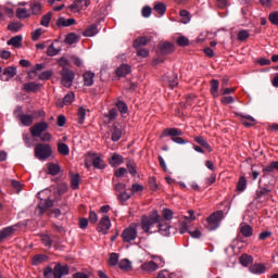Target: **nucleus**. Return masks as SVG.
Returning <instances> with one entry per match:
<instances>
[{
	"label": "nucleus",
	"mask_w": 278,
	"mask_h": 278,
	"mask_svg": "<svg viewBox=\"0 0 278 278\" xmlns=\"http://www.w3.org/2000/svg\"><path fill=\"white\" fill-rule=\"evenodd\" d=\"M160 223V214L157 211H154L153 214L150 216L142 215L141 216V229L144 233L151 235V233H157V230L154 229L155 225Z\"/></svg>",
	"instance_id": "f257e3e1"
},
{
	"label": "nucleus",
	"mask_w": 278,
	"mask_h": 278,
	"mask_svg": "<svg viewBox=\"0 0 278 278\" xmlns=\"http://www.w3.org/2000/svg\"><path fill=\"white\" fill-rule=\"evenodd\" d=\"M53 155V150L51 149L50 144L47 143H38L35 147V157L45 162V160H49Z\"/></svg>",
	"instance_id": "f03ea898"
},
{
	"label": "nucleus",
	"mask_w": 278,
	"mask_h": 278,
	"mask_svg": "<svg viewBox=\"0 0 278 278\" xmlns=\"http://www.w3.org/2000/svg\"><path fill=\"white\" fill-rule=\"evenodd\" d=\"M224 214L225 213H223V211H217L211 214L210 217L206 218V229H208V231L218 229V227H220V220H223Z\"/></svg>",
	"instance_id": "7ed1b4c3"
},
{
	"label": "nucleus",
	"mask_w": 278,
	"mask_h": 278,
	"mask_svg": "<svg viewBox=\"0 0 278 278\" xmlns=\"http://www.w3.org/2000/svg\"><path fill=\"white\" fill-rule=\"evenodd\" d=\"M163 134L164 136H169L176 144H188V140L179 137L184 136V131L179 128H166Z\"/></svg>",
	"instance_id": "20e7f679"
},
{
	"label": "nucleus",
	"mask_w": 278,
	"mask_h": 278,
	"mask_svg": "<svg viewBox=\"0 0 278 278\" xmlns=\"http://www.w3.org/2000/svg\"><path fill=\"white\" fill-rule=\"evenodd\" d=\"M123 241L126 243L134 242L138 238V224H131L122 232Z\"/></svg>",
	"instance_id": "39448f33"
},
{
	"label": "nucleus",
	"mask_w": 278,
	"mask_h": 278,
	"mask_svg": "<svg viewBox=\"0 0 278 278\" xmlns=\"http://www.w3.org/2000/svg\"><path fill=\"white\" fill-rule=\"evenodd\" d=\"M61 84L64 88H71L73 86V81H75V72L70 70L68 67H64L61 71Z\"/></svg>",
	"instance_id": "423d86ee"
},
{
	"label": "nucleus",
	"mask_w": 278,
	"mask_h": 278,
	"mask_svg": "<svg viewBox=\"0 0 278 278\" xmlns=\"http://www.w3.org/2000/svg\"><path fill=\"white\" fill-rule=\"evenodd\" d=\"M47 129H49V123L39 122L30 127V135L33 138H40V136H42Z\"/></svg>",
	"instance_id": "0eeeda50"
},
{
	"label": "nucleus",
	"mask_w": 278,
	"mask_h": 278,
	"mask_svg": "<svg viewBox=\"0 0 278 278\" xmlns=\"http://www.w3.org/2000/svg\"><path fill=\"white\" fill-rule=\"evenodd\" d=\"M275 170H278V161H274L269 165L263 167V178L267 179V177H271V182H269L268 186H273L276 181L275 176L271 175Z\"/></svg>",
	"instance_id": "6e6552de"
},
{
	"label": "nucleus",
	"mask_w": 278,
	"mask_h": 278,
	"mask_svg": "<svg viewBox=\"0 0 278 278\" xmlns=\"http://www.w3.org/2000/svg\"><path fill=\"white\" fill-rule=\"evenodd\" d=\"M189 216H184V220L179 222V233H186L191 220H197L194 216V211H188Z\"/></svg>",
	"instance_id": "1a4fd4ad"
},
{
	"label": "nucleus",
	"mask_w": 278,
	"mask_h": 278,
	"mask_svg": "<svg viewBox=\"0 0 278 278\" xmlns=\"http://www.w3.org/2000/svg\"><path fill=\"white\" fill-rule=\"evenodd\" d=\"M110 227H112V222L110 220V216L104 215L97 227V231H99V233H108V231H110Z\"/></svg>",
	"instance_id": "9d476101"
},
{
	"label": "nucleus",
	"mask_w": 278,
	"mask_h": 278,
	"mask_svg": "<svg viewBox=\"0 0 278 278\" xmlns=\"http://www.w3.org/2000/svg\"><path fill=\"white\" fill-rule=\"evenodd\" d=\"M15 116L24 127H31V125H34V117L31 115H27L22 113L21 111H16Z\"/></svg>",
	"instance_id": "9b49d317"
},
{
	"label": "nucleus",
	"mask_w": 278,
	"mask_h": 278,
	"mask_svg": "<svg viewBox=\"0 0 278 278\" xmlns=\"http://www.w3.org/2000/svg\"><path fill=\"white\" fill-rule=\"evenodd\" d=\"M70 268L68 265H62V264H56L53 268V277L54 278H63L68 275Z\"/></svg>",
	"instance_id": "f8f14e48"
},
{
	"label": "nucleus",
	"mask_w": 278,
	"mask_h": 278,
	"mask_svg": "<svg viewBox=\"0 0 278 278\" xmlns=\"http://www.w3.org/2000/svg\"><path fill=\"white\" fill-rule=\"evenodd\" d=\"M49 207H53V200H41L36 208V212L39 216H42V214H45Z\"/></svg>",
	"instance_id": "ddd939ff"
},
{
	"label": "nucleus",
	"mask_w": 278,
	"mask_h": 278,
	"mask_svg": "<svg viewBox=\"0 0 278 278\" xmlns=\"http://www.w3.org/2000/svg\"><path fill=\"white\" fill-rule=\"evenodd\" d=\"M268 197H270V190L268 188H258V190L256 191V197L255 200L258 203H264L266 201H268Z\"/></svg>",
	"instance_id": "4468645a"
},
{
	"label": "nucleus",
	"mask_w": 278,
	"mask_h": 278,
	"mask_svg": "<svg viewBox=\"0 0 278 278\" xmlns=\"http://www.w3.org/2000/svg\"><path fill=\"white\" fill-rule=\"evenodd\" d=\"M123 138V126L118 123L113 124L111 139L113 142H118Z\"/></svg>",
	"instance_id": "2eb2a0df"
},
{
	"label": "nucleus",
	"mask_w": 278,
	"mask_h": 278,
	"mask_svg": "<svg viewBox=\"0 0 278 278\" xmlns=\"http://www.w3.org/2000/svg\"><path fill=\"white\" fill-rule=\"evenodd\" d=\"M164 81H167L169 88L173 90L175 87L179 86V78L177 74L172 73V74H166L164 76Z\"/></svg>",
	"instance_id": "dca6fc26"
},
{
	"label": "nucleus",
	"mask_w": 278,
	"mask_h": 278,
	"mask_svg": "<svg viewBox=\"0 0 278 278\" xmlns=\"http://www.w3.org/2000/svg\"><path fill=\"white\" fill-rule=\"evenodd\" d=\"M75 101V92L70 91L66 93V96L63 98V100H59L56 102V105L59 108H64V105H71Z\"/></svg>",
	"instance_id": "f3484780"
},
{
	"label": "nucleus",
	"mask_w": 278,
	"mask_h": 278,
	"mask_svg": "<svg viewBox=\"0 0 278 278\" xmlns=\"http://www.w3.org/2000/svg\"><path fill=\"white\" fill-rule=\"evenodd\" d=\"M237 116H240V118H242L241 124L243 127H253V125H255V118H253V116L251 115L238 113Z\"/></svg>",
	"instance_id": "a211bd4d"
},
{
	"label": "nucleus",
	"mask_w": 278,
	"mask_h": 278,
	"mask_svg": "<svg viewBox=\"0 0 278 278\" xmlns=\"http://www.w3.org/2000/svg\"><path fill=\"white\" fill-rule=\"evenodd\" d=\"M193 140H194V142H197V144H200V147H202L203 149L208 151V153H212V146H210V143L207 142V139H205V137L195 136V137H193Z\"/></svg>",
	"instance_id": "6ab92c4d"
},
{
	"label": "nucleus",
	"mask_w": 278,
	"mask_h": 278,
	"mask_svg": "<svg viewBox=\"0 0 278 278\" xmlns=\"http://www.w3.org/2000/svg\"><path fill=\"white\" fill-rule=\"evenodd\" d=\"M160 268V265L153 261L146 262L141 265V270H144L146 273H155Z\"/></svg>",
	"instance_id": "aec40b11"
},
{
	"label": "nucleus",
	"mask_w": 278,
	"mask_h": 278,
	"mask_svg": "<svg viewBox=\"0 0 278 278\" xmlns=\"http://www.w3.org/2000/svg\"><path fill=\"white\" fill-rule=\"evenodd\" d=\"M156 232L161 233V236L168 237L170 236V225L168 224H163L160 222L156 226Z\"/></svg>",
	"instance_id": "412c9836"
},
{
	"label": "nucleus",
	"mask_w": 278,
	"mask_h": 278,
	"mask_svg": "<svg viewBox=\"0 0 278 278\" xmlns=\"http://www.w3.org/2000/svg\"><path fill=\"white\" fill-rule=\"evenodd\" d=\"M175 51V46L170 42H163L160 45V52L162 55H168Z\"/></svg>",
	"instance_id": "4be33fe9"
},
{
	"label": "nucleus",
	"mask_w": 278,
	"mask_h": 278,
	"mask_svg": "<svg viewBox=\"0 0 278 278\" xmlns=\"http://www.w3.org/2000/svg\"><path fill=\"white\" fill-rule=\"evenodd\" d=\"M239 229L243 238H251L253 236V227L249 224H241Z\"/></svg>",
	"instance_id": "5701e85b"
},
{
	"label": "nucleus",
	"mask_w": 278,
	"mask_h": 278,
	"mask_svg": "<svg viewBox=\"0 0 278 278\" xmlns=\"http://www.w3.org/2000/svg\"><path fill=\"white\" fill-rule=\"evenodd\" d=\"M91 162H92L93 168H98L100 170L105 168V162L103 161V159H101L100 156H98L96 154L91 155Z\"/></svg>",
	"instance_id": "b1692460"
},
{
	"label": "nucleus",
	"mask_w": 278,
	"mask_h": 278,
	"mask_svg": "<svg viewBox=\"0 0 278 278\" xmlns=\"http://www.w3.org/2000/svg\"><path fill=\"white\" fill-rule=\"evenodd\" d=\"M76 21L75 18H67L66 17H59L56 20V26L58 27H71L72 25H75Z\"/></svg>",
	"instance_id": "393cba45"
},
{
	"label": "nucleus",
	"mask_w": 278,
	"mask_h": 278,
	"mask_svg": "<svg viewBox=\"0 0 278 278\" xmlns=\"http://www.w3.org/2000/svg\"><path fill=\"white\" fill-rule=\"evenodd\" d=\"M249 270L253 275H264V273H266V267L264 264H253L250 266Z\"/></svg>",
	"instance_id": "a878e982"
},
{
	"label": "nucleus",
	"mask_w": 278,
	"mask_h": 278,
	"mask_svg": "<svg viewBox=\"0 0 278 278\" xmlns=\"http://www.w3.org/2000/svg\"><path fill=\"white\" fill-rule=\"evenodd\" d=\"M131 73V67L127 64H123L119 67L116 68V75L117 77H127Z\"/></svg>",
	"instance_id": "bb28decb"
},
{
	"label": "nucleus",
	"mask_w": 278,
	"mask_h": 278,
	"mask_svg": "<svg viewBox=\"0 0 278 278\" xmlns=\"http://www.w3.org/2000/svg\"><path fill=\"white\" fill-rule=\"evenodd\" d=\"M151 42V39L149 37H139L134 40V48L135 49H140V47H147L148 43Z\"/></svg>",
	"instance_id": "cd10ccee"
},
{
	"label": "nucleus",
	"mask_w": 278,
	"mask_h": 278,
	"mask_svg": "<svg viewBox=\"0 0 278 278\" xmlns=\"http://www.w3.org/2000/svg\"><path fill=\"white\" fill-rule=\"evenodd\" d=\"M23 90H25V92H38V90H40V85L38 83H26L23 86Z\"/></svg>",
	"instance_id": "c85d7f7f"
},
{
	"label": "nucleus",
	"mask_w": 278,
	"mask_h": 278,
	"mask_svg": "<svg viewBox=\"0 0 278 278\" xmlns=\"http://www.w3.org/2000/svg\"><path fill=\"white\" fill-rule=\"evenodd\" d=\"M124 160H123V155L118 154V153H113L112 157L109 160V164L111 166H121V164H123Z\"/></svg>",
	"instance_id": "c756f323"
},
{
	"label": "nucleus",
	"mask_w": 278,
	"mask_h": 278,
	"mask_svg": "<svg viewBox=\"0 0 278 278\" xmlns=\"http://www.w3.org/2000/svg\"><path fill=\"white\" fill-rule=\"evenodd\" d=\"M22 42H23V36L17 35V36L12 37L7 42V45H9V47H15V49H18L21 47Z\"/></svg>",
	"instance_id": "7c9ffc66"
},
{
	"label": "nucleus",
	"mask_w": 278,
	"mask_h": 278,
	"mask_svg": "<svg viewBox=\"0 0 278 278\" xmlns=\"http://www.w3.org/2000/svg\"><path fill=\"white\" fill-rule=\"evenodd\" d=\"M98 34H99V28H97V25L92 24L86 28V30L83 33V36L92 38V36H97Z\"/></svg>",
	"instance_id": "2f4dec72"
},
{
	"label": "nucleus",
	"mask_w": 278,
	"mask_h": 278,
	"mask_svg": "<svg viewBox=\"0 0 278 278\" xmlns=\"http://www.w3.org/2000/svg\"><path fill=\"white\" fill-rule=\"evenodd\" d=\"M116 197H117V201H119L122 205H125V203H127V201L131 199V193L127 191H122L119 193H116Z\"/></svg>",
	"instance_id": "473e14b6"
},
{
	"label": "nucleus",
	"mask_w": 278,
	"mask_h": 278,
	"mask_svg": "<svg viewBox=\"0 0 278 278\" xmlns=\"http://www.w3.org/2000/svg\"><path fill=\"white\" fill-rule=\"evenodd\" d=\"M84 84L85 86H93L94 85V73L86 72L84 75Z\"/></svg>",
	"instance_id": "72a5a7b5"
},
{
	"label": "nucleus",
	"mask_w": 278,
	"mask_h": 278,
	"mask_svg": "<svg viewBox=\"0 0 278 278\" xmlns=\"http://www.w3.org/2000/svg\"><path fill=\"white\" fill-rule=\"evenodd\" d=\"M14 233V228L13 227H7L2 230H0V244L5 240V238H10Z\"/></svg>",
	"instance_id": "f704fd0d"
},
{
	"label": "nucleus",
	"mask_w": 278,
	"mask_h": 278,
	"mask_svg": "<svg viewBox=\"0 0 278 278\" xmlns=\"http://www.w3.org/2000/svg\"><path fill=\"white\" fill-rule=\"evenodd\" d=\"M66 45H75V42H79V36L75 33H70L65 37Z\"/></svg>",
	"instance_id": "c9c22d12"
},
{
	"label": "nucleus",
	"mask_w": 278,
	"mask_h": 278,
	"mask_svg": "<svg viewBox=\"0 0 278 278\" xmlns=\"http://www.w3.org/2000/svg\"><path fill=\"white\" fill-rule=\"evenodd\" d=\"M239 262L241 265H243L244 267L250 266V264L253 262V256L249 255V254H242L239 257Z\"/></svg>",
	"instance_id": "e433bc0d"
},
{
	"label": "nucleus",
	"mask_w": 278,
	"mask_h": 278,
	"mask_svg": "<svg viewBox=\"0 0 278 278\" xmlns=\"http://www.w3.org/2000/svg\"><path fill=\"white\" fill-rule=\"evenodd\" d=\"M48 173H49V175H52V177H55V175H60V165L50 163L48 165Z\"/></svg>",
	"instance_id": "4c0bfd02"
},
{
	"label": "nucleus",
	"mask_w": 278,
	"mask_h": 278,
	"mask_svg": "<svg viewBox=\"0 0 278 278\" xmlns=\"http://www.w3.org/2000/svg\"><path fill=\"white\" fill-rule=\"evenodd\" d=\"M247 190V177L241 176L237 182V191L244 192Z\"/></svg>",
	"instance_id": "58836bf2"
},
{
	"label": "nucleus",
	"mask_w": 278,
	"mask_h": 278,
	"mask_svg": "<svg viewBox=\"0 0 278 278\" xmlns=\"http://www.w3.org/2000/svg\"><path fill=\"white\" fill-rule=\"evenodd\" d=\"M52 16H53L52 12H48L47 14H45L41 17L40 25H42V27H49V24L51 23Z\"/></svg>",
	"instance_id": "ea45409f"
},
{
	"label": "nucleus",
	"mask_w": 278,
	"mask_h": 278,
	"mask_svg": "<svg viewBox=\"0 0 278 278\" xmlns=\"http://www.w3.org/2000/svg\"><path fill=\"white\" fill-rule=\"evenodd\" d=\"M30 12L34 15H38L42 12V4L40 2H35L30 4Z\"/></svg>",
	"instance_id": "a19ab883"
},
{
	"label": "nucleus",
	"mask_w": 278,
	"mask_h": 278,
	"mask_svg": "<svg viewBox=\"0 0 278 278\" xmlns=\"http://www.w3.org/2000/svg\"><path fill=\"white\" fill-rule=\"evenodd\" d=\"M218 86L219 83L217 79H212L211 80V94H213V97H218Z\"/></svg>",
	"instance_id": "79ce46f5"
},
{
	"label": "nucleus",
	"mask_w": 278,
	"mask_h": 278,
	"mask_svg": "<svg viewBox=\"0 0 278 278\" xmlns=\"http://www.w3.org/2000/svg\"><path fill=\"white\" fill-rule=\"evenodd\" d=\"M78 116V124L84 125V122L86 121V109L84 106H80L77 112Z\"/></svg>",
	"instance_id": "37998d69"
},
{
	"label": "nucleus",
	"mask_w": 278,
	"mask_h": 278,
	"mask_svg": "<svg viewBox=\"0 0 278 278\" xmlns=\"http://www.w3.org/2000/svg\"><path fill=\"white\" fill-rule=\"evenodd\" d=\"M3 75L9 77V79H12V77H15V75H16V67L15 66H9V67L4 68Z\"/></svg>",
	"instance_id": "c03bdc74"
},
{
	"label": "nucleus",
	"mask_w": 278,
	"mask_h": 278,
	"mask_svg": "<svg viewBox=\"0 0 278 278\" xmlns=\"http://www.w3.org/2000/svg\"><path fill=\"white\" fill-rule=\"evenodd\" d=\"M71 186L73 190H77V188H79V174H72Z\"/></svg>",
	"instance_id": "a18cd8bd"
},
{
	"label": "nucleus",
	"mask_w": 278,
	"mask_h": 278,
	"mask_svg": "<svg viewBox=\"0 0 278 278\" xmlns=\"http://www.w3.org/2000/svg\"><path fill=\"white\" fill-rule=\"evenodd\" d=\"M51 77H53V72L51 70H47L38 76V79L41 81H47L48 79H51Z\"/></svg>",
	"instance_id": "49530a36"
},
{
	"label": "nucleus",
	"mask_w": 278,
	"mask_h": 278,
	"mask_svg": "<svg viewBox=\"0 0 278 278\" xmlns=\"http://www.w3.org/2000/svg\"><path fill=\"white\" fill-rule=\"evenodd\" d=\"M118 267L121 268V270H129V268H131V262L127 258H123L122 261H119Z\"/></svg>",
	"instance_id": "de8ad7c7"
},
{
	"label": "nucleus",
	"mask_w": 278,
	"mask_h": 278,
	"mask_svg": "<svg viewBox=\"0 0 278 278\" xmlns=\"http://www.w3.org/2000/svg\"><path fill=\"white\" fill-rule=\"evenodd\" d=\"M58 151L61 155H68V153H71V149H68L66 143H59Z\"/></svg>",
	"instance_id": "09e8293b"
},
{
	"label": "nucleus",
	"mask_w": 278,
	"mask_h": 278,
	"mask_svg": "<svg viewBox=\"0 0 278 278\" xmlns=\"http://www.w3.org/2000/svg\"><path fill=\"white\" fill-rule=\"evenodd\" d=\"M155 12H157L161 16H164L166 14V4L159 2L154 5Z\"/></svg>",
	"instance_id": "8fccbe9b"
},
{
	"label": "nucleus",
	"mask_w": 278,
	"mask_h": 278,
	"mask_svg": "<svg viewBox=\"0 0 278 278\" xmlns=\"http://www.w3.org/2000/svg\"><path fill=\"white\" fill-rule=\"evenodd\" d=\"M41 242L45 247L51 248L53 244V239L49 235H41Z\"/></svg>",
	"instance_id": "3c124183"
},
{
	"label": "nucleus",
	"mask_w": 278,
	"mask_h": 278,
	"mask_svg": "<svg viewBox=\"0 0 278 278\" xmlns=\"http://www.w3.org/2000/svg\"><path fill=\"white\" fill-rule=\"evenodd\" d=\"M118 253H111L109 257V266H117L118 265Z\"/></svg>",
	"instance_id": "603ef678"
},
{
	"label": "nucleus",
	"mask_w": 278,
	"mask_h": 278,
	"mask_svg": "<svg viewBox=\"0 0 278 278\" xmlns=\"http://www.w3.org/2000/svg\"><path fill=\"white\" fill-rule=\"evenodd\" d=\"M23 28V24L20 23H11L8 25L9 31H13V34H16V31H21Z\"/></svg>",
	"instance_id": "864d4df0"
},
{
	"label": "nucleus",
	"mask_w": 278,
	"mask_h": 278,
	"mask_svg": "<svg viewBox=\"0 0 278 278\" xmlns=\"http://www.w3.org/2000/svg\"><path fill=\"white\" fill-rule=\"evenodd\" d=\"M16 16L17 18H29V11H27V9L18 8L16 10Z\"/></svg>",
	"instance_id": "5fc2aeb1"
},
{
	"label": "nucleus",
	"mask_w": 278,
	"mask_h": 278,
	"mask_svg": "<svg viewBox=\"0 0 278 278\" xmlns=\"http://www.w3.org/2000/svg\"><path fill=\"white\" fill-rule=\"evenodd\" d=\"M47 260V256L45 254H37L33 257V264L34 266H38V264H42Z\"/></svg>",
	"instance_id": "6e6d98bb"
},
{
	"label": "nucleus",
	"mask_w": 278,
	"mask_h": 278,
	"mask_svg": "<svg viewBox=\"0 0 278 278\" xmlns=\"http://www.w3.org/2000/svg\"><path fill=\"white\" fill-rule=\"evenodd\" d=\"M58 53H60V49H56L55 46H53V43L48 47L47 55H49L50 58H53L58 55Z\"/></svg>",
	"instance_id": "4d7b16f0"
},
{
	"label": "nucleus",
	"mask_w": 278,
	"mask_h": 278,
	"mask_svg": "<svg viewBox=\"0 0 278 278\" xmlns=\"http://www.w3.org/2000/svg\"><path fill=\"white\" fill-rule=\"evenodd\" d=\"M116 108H117L118 112H121V114H127V112H128L127 104L123 101H117Z\"/></svg>",
	"instance_id": "13d9d810"
},
{
	"label": "nucleus",
	"mask_w": 278,
	"mask_h": 278,
	"mask_svg": "<svg viewBox=\"0 0 278 278\" xmlns=\"http://www.w3.org/2000/svg\"><path fill=\"white\" fill-rule=\"evenodd\" d=\"M126 166L130 175H134V176L138 175V170H136V164L134 162L128 161L126 163Z\"/></svg>",
	"instance_id": "bf43d9fd"
},
{
	"label": "nucleus",
	"mask_w": 278,
	"mask_h": 278,
	"mask_svg": "<svg viewBox=\"0 0 278 278\" xmlns=\"http://www.w3.org/2000/svg\"><path fill=\"white\" fill-rule=\"evenodd\" d=\"M126 189H127L126 184L117 182L114 185V191L116 192V194H119L121 192H125Z\"/></svg>",
	"instance_id": "052dcab7"
},
{
	"label": "nucleus",
	"mask_w": 278,
	"mask_h": 278,
	"mask_svg": "<svg viewBox=\"0 0 278 278\" xmlns=\"http://www.w3.org/2000/svg\"><path fill=\"white\" fill-rule=\"evenodd\" d=\"M268 21L271 25H276L278 27V11H274L269 14Z\"/></svg>",
	"instance_id": "680f3d73"
},
{
	"label": "nucleus",
	"mask_w": 278,
	"mask_h": 278,
	"mask_svg": "<svg viewBox=\"0 0 278 278\" xmlns=\"http://www.w3.org/2000/svg\"><path fill=\"white\" fill-rule=\"evenodd\" d=\"M162 216L164 220H173V211L170 208H163Z\"/></svg>",
	"instance_id": "e2e57ef3"
},
{
	"label": "nucleus",
	"mask_w": 278,
	"mask_h": 278,
	"mask_svg": "<svg viewBox=\"0 0 278 278\" xmlns=\"http://www.w3.org/2000/svg\"><path fill=\"white\" fill-rule=\"evenodd\" d=\"M177 45L178 47H188V45H190V40L187 39L186 36H180L177 39Z\"/></svg>",
	"instance_id": "0e129e2a"
},
{
	"label": "nucleus",
	"mask_w": 278,
	"mask_h": 278,
	"mask_svg": "<svg viewBox=\"0 0 278 278\" xmlns=\"http://www.w3.org/2000/svg\"><path fill=\"white\" fill-rule=\"evenodd\" d=\"M180 16H181V23H190V12H188L187 10H181L180 11Z\"/></svg>",
	"instance_id": "69168bd1"
},
{
	"label": "nucleus",
	"mask_w": 278,
	"mask_h": 278,
	"mask_svg": "<svg viewBox=\"0 0 278 278\" xmlns=\"http://www.w3.org/2000/svg\"><path fill=\"white\" fill-rule=\"evenodd\" d=\"M40 36H42V28H37L31 33V40L36 42L39 40Z\"/></svg>",
	"instance_id": "338daca9"
},
{
	"label": "nucleus",
	"mask_w": 278,
	"mask_h": 278,
	"mask_svg": "<svg viewBox=\"0 0 278 278\" xmlns=\"http://www.w3.org/2000/svg\"><path fill=\"white\" fill-rule=\"evenodd\" d=\"M249 36H251V34H249V30H240L238 34V40H240L241 42L247 40V38H249Z\"/></svg>",
	"instance_id": "774afa93"
}]
</instances>
